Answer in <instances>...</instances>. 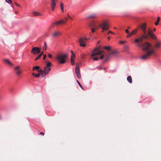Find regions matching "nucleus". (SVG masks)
Returning <instances> with one entry per match:
<instances>
[{
  "mask_svg": "<svg viewBox=\"0 0 161 161\" xmlns=\"http://www.w3.org/2000/svg\"><path fill=\"white\" fill-rule=\"evenodd\" d=\"M75 72L78 78H80L81 75L80 73L79 64L78 63H77L76 65Z\"/></svg>",
  "mask_w": 161,
  "mask_h": 161,
  "instance_id": "nucleus-7",
  "label": "nucleus"
},
{
  "mask_svg": "<svg viewBox=\"0 0 161 161\" xmlns=\"http://www.w3.org/2000/svg\"><path fill=\"white\" fill-rule=\"evenodd\" d=\"M107 59H108V57H107L106 58V60H107Z\"/></svg>",
  "mask_w": 161,
  "mask_h": 161,
  "instance_id": "nucleus-52",
  "label": "nucleus"
},
{
  "mask_svg": "<svg viewBox=\"0 0 161 161\" xmlns=\"http://www.w3.org/2000/svg\"><path fill=\"white\" fill-rule=\"evenodd\" d=\"M14 3L17 6H20L19 5V4H18V3H16L15 2H14Z\"/></svg>",
  "mask_w": 161,
  "mask_h": 161,
  "instance_id": "nucleus-39",
  "label": "nucleus"
},
{
  "mask_svg": "<svg viewBox=\"0 0 161 161\" xmlns=\"http://www.w3.org/2000/svg\"><path fill=\"white\" fill-rule=\"evenodd\" d=\"M156 31V29H155V28H154L153 29V31Z\"/></svg>",
  "mask_w": 161,
  "mask_h": 161,
  "instance_id": "nucleus-46",
  "label": "nucleus"
},
{
  "mask_svg": "<svg viewBox=\"0 0 161 161\" xmlns=\"http://www.w3.org/2000/svg\"><path fill=\"white\" fill-rule=\"evenodd\" d=\"M41 54H40L35 59V60L36 61L37 60L39 59L41 57Z\"/></svg>",
  "mask_w": 161,
  "mask_h": 161,
  "instance_id": "nucleus-31",
  "label": "nucleus"
},
{
  "mask_svg": "<svg viewBox=\"0 0 161 161\" xmlns=\"http://www.w3.org/2000/svg\"><path fill=\"white\" fill-rule=\"evenodd\" d=\"M44 45L43 47V49L44 50H46L47 48V43L46 42H44Z\"/></svg>",
  "mask_w": 161,
  "mask_h": 161,
  "instance_id": "nucleus-29",
  "label": "nucleus"
},
{
  "mask_svg": "<svg viewBox=\"0 0 161 161\" xmlns=\"http://www.w3.org/2000/svg\"><path fill=\"white\" fill-rule=\"evenodd\" d=\"M100 42V41H98L97 42V44L99 43Z\"/></svg>",
  "mask_w": 161,
  "mask_h": 161,
  "instance_id": "nucleus-50",
  "label": "nucleus"
},
{
  "mask_svg": "<svg viewBox=\"0 0 161 161\" xmlns=\"http://www.w3.org/2000/svg\"><path fill=\"white\" fill-rule=\"evenodd\" d=\"M65 23V21L64 20H61L60 21H58L56 22H54L51 25V27H53V25H58L62 24H64Z\"/></svg>",
  "mask_w": 161,
  "mask_h": 161,
  "instance_id": "nucleus-16",
  "label": "nucleus"
},
{
  "mask_svg": "<svg viewBox=\"0 0 161 161\" xmlns=\"http://www.w3.org/2000/svg\"><path fill=\"white\" fill-rule=\"evenodd\" d=\"M142 29H145L147 28V25L146 23H142V25L140 26Z\"/></svg>",
  "mask_w": 161,
  "mask_h": 161,
  "instance_id": "nucleus-23",
  "label": "nucleus"
},
{
  "mask_svg": "<svg viewBox=\"0 0 161 161\" xmlns=\"http://www.w3.org/2000/svg\"><path fill=\"white\" fill-rule=\"evenodd\" d=\"M61 35V32L58 31H55L52 34V36L53 38H56Z\"/></svg>",
  "mask_w": 161,
  "mask_h": 161,
  "instance_id": "nucleus-12",
  "label": "nucleus"
},
{
  "mask_svg": "<svg viewBox=\"0 0 161 161\" xmlns=\"http://www.w3.org/2000/svg\"><path fill=\"white\" fill-rule=\"evenodd\" d=\"M65 19L66 20H67L68 19L67 18H65Z\"/></svg>",
  "mask_w": 161,
  "mask_h": 161,
  "instance_id": "nucleus-49",
  "label": "nucleus"
},
{
  "mask_svg": "<svg viewBox=\"0 0 161 161\" xmlns=\"http://www.w3.org/2000/svg\"><path fill=\"white\" fill-rule=\"evenodd\" d=\"M161 44L158 42H157L155 45V47L157 48H158L160 47Z\"/></svg>",
  "mask_w": 161,
  "mask_h": 161,
  "instance_id": "nucleus-25",
  "label": "nucleus"
},
{
  "mask_svg": "<svg viewBox=\"0 0 161 161\" xmlns=\"http://www.w3.org/2000/svg\"><path fill=\"white\" fill-rule=\"evenodd\" d=\"M125 31L126 33L128 34V33H129V31L128 29H126L125 30Z\"/></svg>",
  "mask_w": 161,
  "mask_h": 161,
  "instance_id": "nucleus-40",
  "label": "nucleus"
},
{
  "mask_svg": "<svg viewBox=\"0 0 161 161\" xmlns=\"http://www.w3.org/2000/svg\"><path fill=\"white\" fill-rule=\"evenodd\" d=\"M52 64L50 62H48L46 66L43 67V69L39 70V72L41 73V75L42 77H44L46 75H47L51 70L50 67L51 66Z\"/></svg>",
  "mask_w": 161,
  "mask_h": 161,
  "instance_id": "nucleus-3",
  "label": "nucleus"
},
{
  "mask_svg": "<svg viewBox=\"0 0 161 161\" xmlns=\"http://www.w3.org/2000/svg\"><path fill=\"white\" fill-rule=\"evenodd\" d=\"M48 57L49 58H52V55L51 54H49L48 55Z\"/></svg>",
  "mask_w": 161,
  "mask_h": 161,
  "instance_id": "nucleus-38",
  "label": "nucleus"
},
{
  "mask_svg": "<svg viewBox=\"0 0 161 161\" xmlns=\"http://www.w3.org/2000/svg\"><path fill=\"white\" fill-rule=\"evenodd\" d=\"M88 40V39L85 37L80 38L79 39V42L80 43V46L83 47H85L86 45V41Z\"/></svg>",
  "mask_w": 161,
  "mask_h": 161,
  "instance_id": "nucleus-6",
  "label": "nucleus"
},
{
  "mask_svg": "<svg viewBox=\"0 0 161 161\" xmlns=\"http://www.w3.org/2000/svg\"><path fill=\"white\" fill-rule=\"evenodd\" d=\"M101 28L103 30V31L105 30H107L109 29V26L106 23H104L100 25Z\"/></svg>",
  "mask_w": 161,
  "mask_h": 161,
  "instance_id": "nucleus-11",
  "label": "nucleus"
},
{
  "mask_svg": "<svg viewBox=\"0 0 161 161\" xmlns=\"http://www.w3.org/2000/svg\"><path fill=\"white\" fill-rule=\"evenodd\" d=\"M104 53V51L103 50L102 47L99 46L92 51L91 56V58L94 61L98 60L99 58L94 56L97 55H100Z\"/></svg>",
  "mask_w": 161,
  "mask_h": 161,
  "instance_id": "nucleus-2",
  "label": "nucleus"
},
{
  "mask_svg": "<svg viewBox=\"0 0 161 161\" xmlns=\"http://www.w3.org/2000/svg\"><path fill=\"white\" fill-rule=\"evenodd\" d=\"M119 53L116 50H111V58H115L119 56Z\"/></svg>",
  "mask_w": 161,
  "mask_h": 161,
  "instance_id": "nucleus-8",
  "label": "nucleus"
},
{
  "mask_svg": "<svg viewBox=\"0 0 161 161\" xmlns=\"http://www.w3.org/2000/svg\"><path fill=\"white\" fill-rule=\"evenodd\" d=\"M33 14L35 16H41L42 14L39 13L37 12H33Z\"/></svg>",
  "mask_w": 161,
  "mask_h": 161,
  "instance_id": "nucleus-22",
  "label": "nucleus"
},
{
  "mask_svg": "<svg viewBox=\"0 0 161 161\" xmlns=\"http://www.w3.org/2000/svg\"><path fill=\"white\" fill-rule=\"evenodd\" d=\"M39 134H40V135H44V133L42 132H41Z\"/></svg>",
  "mask_w": 161,
  "mask_h": 161,
  "instance_id": "nucleus-42",
  "label": "nucleus"
},
{
  "mask_svg": "<svg viewBox=\"0 0 161 161\" xmlns=\"http://www.w3.org/2000/svg\"><path fill=\"white\" fill-rule=\"evenodd\" d=\"M104 56L105 55L104 54H103L100 56V58L101 59H103L104 58Z\"/></svg>",
  "mask_w": 161,
  "mask_h": 161,
  "instance_id": "nucleus-33",
  "label": "nucleus"
},
{
  "mask_svg": "<svg viewBox=\"0 0 161 161\" xmlns=\"http://www.w3.org/2000/svg\"><path fill=\"white\" fill-rule=\"evenodd\" d=\"M160 18L159 17H157V21L155 23V25H157L159 24V22L160 21Z\"/></svg>",
  "mask_w": 161,
  "mask_h": 161,
  "instance_id": "nucleus-24",
  "label": "nucleus"
},
{
  "mask_svg": "<svg viewBox=\"0 0 161 161\" xmlns=\"http://www.w3.org/2000/svg\"><path fill=\"white\" fill-rule=\"evenodd\" d=\"M71 53L72 54V55H75V54L73 53V51H71Z\"/></svg>",
  "mask_w": 161,
  "mask_h": 161,
  "instance_id": "nucleus-43",
  "label": "nucleus"
},
{
  "mask_svg": "<svg viewBox=\"0 0 161 161\" xmlns=\"http://www.w3.org/2000/svg\"><path fill=\"white\" fill-rule=\"evenodd\" d=\"M15 72L17 75L19 76L22 72L21 70L20 69V67L19 66H17L14 68Z\"/></svg>",
  "mask_w": 161,
  "mask_h": 161,
  "instance_id": "nucleus-10",
  "label": "nucleus"
},
{
  "mask_svg": "<svg viewBox=\"0 0 161 161\" xmlns=\"http://www.w3.org/2000/svg\"><path fill=\"white\" fill-rule=\"evenodd\" d=\"M132 36L130 34V33H128V35L126 37H130Z\"/></svg>",
  "mask_w": 161,
  "mask_h": 161,
  "instance_id": "nucleus-35",
  "label": "nucleus"
},
{
  "mask_svg": "<svg viewBox=\"0 0 161 161\" xmlns=\"http://www.w3.org/2000/svg\"><path fill=\"white\" fill-rule=\"evenodd\" d=\"M77 81L78 83V84H79V86H80V87L82 88V89H83V88L82 87V86H81V85L80 84V83L79 82V81H78V80H77Z\"/></svg>",
  "mask_w": 161,
  "mask_h": 161,
  "instance_id": "nucleus-34",
  "label": "nucleus"
},
{
  "mask_svg": "<svg viewBox=\"0 0 161 161\" xmlns=\"http://www.w3.org/2000/svg\"><path fill=\"white\" fill-rule=\"evenodd\" d=\"M90 26L92 27H96V25L94 24V21H93L90 25Z\"/></svg>",
  "mask_w": 161,
  "mask_h": 161,
  "instance_id": "nucleus-30",
  "label": "nucleus"
},
{
  "mask_svg": "<svg viewBox=\"0 0 161 161\" xmlns=\"http://www.w3.org/2000/svg\"><path fill=\"white\" fill-rule=\"evenodd\" d=\"M58 0H51V7L52 11H54Z\"/></svg>",
  "mask_w": 161,
  "mask_h": 161,
  "instance_id": "nucleus-13",
  "label": "nucleus"
},
{
  "mask_svg": "<svg viewBox=\"0 0 161 161\" xmlns=\"http://www.w3.org/2000/svg\"><path fill=\"white\" fill-rule=\"evenodd\" d=\"M44 53V52L43 51L42 52V53L40 54H41V56H42V55H43V54Z\"/></svg>",
  "mask_w": 161,
  "mask_h": 161,
  "instance_id": "nucleus-44",
  "label": "nucleus"
},
{
  "mask_svg": "<svg viewBox=\"0 0 161 161\" xmlns=\"http://www.w3.org/2000/svg\"><path fill=\"white\" fill-rule=\"evenodd\" d=\"M68 17L69 18H71V17H70V16H69V15H68Z\"/></svg>",
  "mask_w": 161,
  "mask_h": 161,
  "instance_id": "nucleus-51",
  "label": "nucleus"
},
{
  "mask_svg": "<svg viewBox=\"0 0 161 161\" xmlns=\"http://www.w3.org/2000/svg\"><path fill=\"white\" fill-rule=\"evenodd\" d=\"M127 28H128V29H130V27H128Z\"/></svg>",
  "mask_w": 161,
  "mask_h": 161,
  "instance_id": "nucleus-54",
  "label": "nucleus"
},
{
  "mask_svg": "<svg viewBox=\"0 0 161 161\" xmlns=\"http://www.w3.org/2000/svg\"><path fill=\"white\" fill-rule=\"evenodd\" d=\"M97 14L96 13L90 14L87 16L88 19H95L97 17Z\"/></svg>",
  "mask_w": 161,
  "mask_h": 161,
  "instance_id": "nucleus-15",
  "label": "nucleus"
},
{
  "mask_svg": "<svg viewBox=\"0 0 161 161\" xmlns=\"http://www.w3.org/2000/svg\"><path fill=\"white\" fill-rule=\"evenodd\" d=\"M40 52V49L37 47H33L31 51V53L34 54H38Z\"/></svg>",
  "mask_w": 161,
  "mask_h": 161,
  "instance_id": "nucleus-9",
  "label": "nucleus"
},
{
  "mask_svg": "<svg viewBox=\"0 0 161 161\" xmlns=\"http://www.w3.org/2000/svg\"><path fill=\"white\" fill-rule=\"evenodd\" d=\"M138 29H136L133 30L130 33L132 36L135 34L137 31Z\"/></svg>",
  "mask_w": 161,
  "mask_h": 161,
  "instance_id": "nucleus-26",
  "label": "nucleus"
},
{
  "mask_svg": "<svg viewBox=\"0 0 161 161\" xmlns=\"http://www.w3.org/2000/svg\"><path fill=\"white\" fill-rule=\"evenodd\" d=\"M128 81L130 83H132V79L131 77L130 76H129L127 77V78Z\"/></svg>",
  "mask_w": 161,
  "mask_h": 161,
  "instance_id": "nucleus-20",
  "label": "nucleus"
},
{
  "mask_svg": "<svg viewBox=\"0 0 161 161\" xmlns=\"http://www.w3.org/2000/svg\"><path fill=\"white\" fill-rule=\"evenodd\" d=\"M1 119V115H0V119Z\"/></svg>",
  "mask_w": 161,
  "mask_h": 161,
  "instance_id": "nucleus-53",
  "label": "nucleus"
},
{
  "mask_svg": "<svg viewBox=\"0 0 161 161\" xmlns=\"http://www.w3.org/2000/svg\"><path fill=\"white\" fill-rule=\"evenodd\" d=\"M110 37L109 36H108V40H110Z\"/></svg>",
  "mask_w": 161,
  "mask_h": 161,
  "instance_id": "nucleus-47",
  "label": "nucleus"
},
{
  "mask_svg": "<svg viewBox=\"0 0 161 161\" xmlns=\"http://www.w3.org/2000/svg\"><path fill=\"white\" fill-rule=\"evenodd\" d=\"M71 19H72V18H70Z\"/></svg>",
  "mask_w": 161,
  "mask_h": 161,
  "instance_id": "nucleus-55",
  "label": "nucleus"
},
{
  "mask_svg": "<svg viewBox=\"0 0 161 161\" xmlns=\"http://www.w3.org/2000/svg\"><path fill=\"white\" fill-rule=\"evenodd\" d=\"M60 7H61V8L62 11L63 12H64V4H63V3L62 2H61L60 3Z\"/></svg>",
  "mask_w": 161,
  "mask_h": 161,
  "instance_id": "nucleus-27",
  "label": "nucleus"
},
{
  "mask_svg": "<svg viewBox=\"0 0 161 161\" xmlns=\"http://www.w3.org/2000/svg\"><path fill=\"white\" fill-rule=\"evenodd\" d=\"M8 1H9V2L7 1V0H6V1L8 3H12V1H11V0H8Z\"/></svg>",
  "mask_w": 161,
  "mask_h": 161,
  "instance_id": "nucleus-41",
  "label": "nucleus"
},
{
  "mask_svg": "<svg viewBox=\"0 0 161 161\" xmlns=\"http://www.w3.org/2000/svg\"><path fill=\"white\" fill-rule=\"evenodd\" d=\"M75 55H72L71 57V62L72 65H74L75 64L74 58L75 57Z\"/></svg>",
  "mask_w": 161,
  "mask_h": 161,
  "instance_id": "nucleus-17",
  "label": "nucleus"
},
{
  "mask_svg": "<svg viewBox=\"0 0 161 161\" xmlns=\"http://www.w3.org/2000/svg\"><path fill=\"white\" fill-rule=\"evenodd\" d=\"M40 66H34L32 70L33 71L35 69L38 70V69H40Z\"/></svg>",
  "mask_w": 161,
  "mask_h": 161,
  "instance_id": "nucleus-28",
  "label": "nucleus"
},
{
  "mask_svg": "<svg viewBox=\"0 0 161 161\" xmlns=\"http://www.w3.org/2000/svg\"><path fill=\"white\" fill-rule=\"evenodd\" d=\"M111 33V31H109L108 33V35L109 34Z\"/></svg>",
  "mask_w": 161,
  "mask_h": 161,
  "instance_id": "nucleus-45",
  "label": "nucleus"
},
{
  "mask_svg": "<svg viewBox=\"0 0 161 161\" xmlns=\"http://www.w3.org/2000/svg\"><path fill=\"white\" fill-rule=\"evenodd\" d=\"M91 30H92V33H94L95 31V29L94 28H92Z\"/></svg>",
  "mask_w": 161,
  "mask_h": 161,
  "instance_id": "nucleus-36",
  "label": "nucleus"
},
{
  "mask_svg": "<svg viewBox=\"0 0 161 161\" xmlns=\"http://www.w3.org/2000/svg\"><path fill=\"white\" fill-rule=\"evenodd\" d=\"M147 33L149 36L151 38L154 40H156V37L154 34L151 30L149 29L147 31Z\"/></svg>",
  "mask_w": 161,
  "mask_h": 161,
  "instance_id": "nucleus-14",
  "label": "nucleus"
},
{
  "mask_svg": "<svg viewBox=\"0 0 161 161\" xmlns=\"http://www.w3.org/2000/svg\"><path fill=\"white\" fill-rule=\"evenodd\" d=\"M146 28L142 29L143 32L144 33L142 36L136 39L135 40V42H136L137 43L140 42H142L143 41V39H146L147 38L148 36L146 35Z\"/></svg>",
  "mask_w": 161,
  "mask_h": 161,
  "instance_id": "nucleus-4",
  "label": "nucleus"
},
{
  "mask_svg": "<svg viewBox=\"0 0 161 161\" xmlns=\"http://www.w3.org/2000/svg\"><path fill=\"white\" fill-rule=\"evenodd\" d=\"M103 48L107 51L109 52L111 51V47L109 46H106L103 47Z\"/></svg>",
  "mask_w": 161,
  "mask_h": 161,
  "instance_id": "nucleus-19",
  "label": "nucleus"
},
{
  "mask_svg": "<svg viewBox=\"0 0 161 161\" xmlns=\"http://www.w3.org/2000/svg\"><path fill=\"white\" fill-rule=\"evenodd\" d=\"M39 73L37 74H36L34 73H33L32 75L34 77L38 78L40 75H41V73L39 72V70L38 71Z\"/></svg>",
  "mask_w": 161,
  "mask_h": 161,
  "instance_id": "nucleus-18",
  "label": "nucleus"
},
{
  "mask_svg": "<svg viewBox=\"0 0 161 161\" xmlns=\"http://www.w3.org/2000/svg\"><path fill=\"white\" fill-rule=\"evenodd\" d=\"M126 42V41H120L119 42V43L120 44H124Z\"/></svg>",
  "mask_w": 161,
  "mask_h": 161,
  "instance_id": "nucleus-32",
  "label": "nucleus"
},
{
  "mask_svg": "<svg viewBox=\"0 0 161 161\" xmlns=\"http://www.w3.org/2000/svg\"><path fill=\"white\" fill-rule=\"evenodd\" d=\"M139 46L143 47L142 50L147 53L141 57V58L142 59H148L149 57L154 53V51L153 49H150L151 45L148 42H146L144 44L140 43Z\"/></svg>",
  "mask_w": 161,
  "mask_h": 161,
  "instance_id": "nucleus-1",
  "label": "nucleus"
},
{
  "mask_svg": "<svg viewBox=\"0 0 161 161\" xmlns=\"http://www.w3.org/2000/svg\"><path fill=\"white\" fill-rule=\"evenodd\" d=\"M4 61L6 63H7L9 65H10L11 66H12L13 65V64L8 59H4Z\"/></svg>",
  "mask_w": 161,
  "mask_h": 161,
  "instance_id": "nucleus-21",
  "label": "nucleus"
},
{
  "mask_svg": "<svg viewBox=\"0 0 161 161\" xmlns=\"http://www.w3.org/2000/svg\"><path fill=\"white\" fill-rule=\"evenodd\" d=\"M111 34H115V33H114V32H112V31H111Z\"/></svg>",
  "mask_w": 161,
  "mask_h": 161,
  "instance_id": "nucleus-48",
  "label": "nucleus"
},
{
  "mask_svg": "<svg viewBox=\"0 0 161 161\" xmlns=\"http://www.w3.org/2000/svg\"><path fill=\"white\" fill-rule=\"evenodd\" d=\"M66 54L63 55H58L57 56V58L58 59V63L60 64H64L65 62L64 58L67 57Z\"/></svg>",
  "mask_w": 161,
  "mask_h": 161,
  "instance_id": "nucleus-5",
  "label": "nucleus"
},
{
  "mask_svg": "<svg viewBox=\"0 0 161 161\" xmlns=\"http://www.w3.org/2000/svg\"><path fill=\"white\" fill-rule=\"evenodd\" d=\"M102 69L101 68H100V69Z\"/></svg>",
  "mask_w": 161,
  "mask_h": 161,
  "instance_id": "nucleus-56",
  "label": "nucleus"
},
{
  "mask_svg": "<svg viewBox=\"0 0 161 161\" xmlns=\"http://www.w3.org/2000/svg\"><path fill=\"white\" fill-rule=\"evenodd\" d=\"M46 57H47L46 55L45 54H44L43 55V60H44L46 58Z\"/></svg>",
  "mask_w": 161,
  "mask_h": 161,
  "instance_id": "nucleus-37",
  "label": "nucleus"
}]
</instances>
